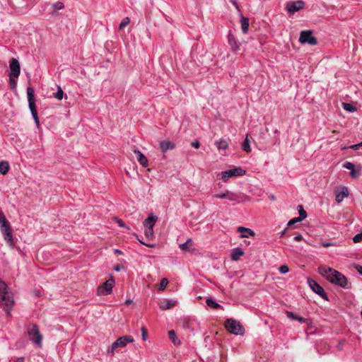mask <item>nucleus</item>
<instances>
[{"label": "nucleus", "mask_w": 362, "mask_h": 362, "mask_svg": "<svg viewBox=\"0 0 362 362\" xmlns=\"http://www.w3.org/2000/svg\"><path fill=\"white\" fill-rule=\"evenodd\" d=\"M318 271L319 273L332 284L338 286L346 290L351 288V283L339 271L323 265L318 267Z\"/></svg>", "instance_id": "f257e3e1"}, {"label": "nucleus", "mask_w": 362, "mask_h": 362, "mask_svg": "<svg viewBox=\"0 0 362 362\" xmlns=\"http://www.w3.org/2000/svg\"><path fill=\"white\" fill-rule=\"evenodd\" d=\"M14 300L8 292L7 284L0 280V307L6 312L7 316L10 315Z\"/></svg>", "instance_id": "f03ea898"}, {"label": "nucleus", "mask_w": 362, "mask_h": 362, "mask_svg": "<svg viewBox=\"0 0 362 362\" xmlns=\"http://www.w3.org/2000/svg\"><path fill=\"white\" fill-rule=\"evenodd\" d=\"M28 334L30 340L39 347L42 346V335L40 334L37 325L32 324L28 326Z\"/></svg>", "instance_id": "7ed1b4c3"}, {"label": "nucleus", "mask_w": 362, "mask_h": 362, "mask_svg": "<svg viewBox=\"0 0 362 362\" xmlns=\"http://www.w3.org/2000/svg\"><path fill=\"white\" fill-rule=\"evenodd\" d=\"M225 327L226 329L231 334L238 335H243L244 334V328L240 322L233 319L228 318L225 322Z\"/></svg>", "instance_id": "20e7f679"}, {"label": "nucleus", "mask_w": 362, "mask_h": 362, "mask_svg": "<svg viewBox=\"0 0 362 362\" xmlns=\"http://www.w3.org/2000/svg\"><path fill=\"white\" fill-rule=\"evenodd\" d=\"M27 96L28 100V106L32 114L33 118L35 120L38 119L37 112L35 105V89L33 86H28L27 88Z\"/></svg>", "instance_id": "39448f33"}, {"label": "nucleus", "mask_w": 362, "mask_h": 362, "mask_svg": "<svg viewBox=\"0 0 362 362\" xmlns=\"http://www.w3.org/2000/svg\"><path fill=\"white\" fill-rule=\"evenodd\" d=\"M307 281L309 287L313 292L319 295L322 299L327 301L329 300L328 296L327 295L324 288L317 281L310 277L307 279Z\"/></svg>", "instance_id": "423d86ee"}, {"label": "nucleus", "mask_w": 362, "mask_h": 362, "mask_svg": "<svg viewBox=\"0 0 362 362\" xmlns=\"http://www.w3.org/2000/svg\"><path fill=\"white\" fill-rule=\"evenodd\" d=\"M299 42L301 44H308L310 45H316L317 44V40L313 36V31L310 30L301 31Z\"/></svg>", "instance_id": "0eeeda50"}, {"label": "nucleus", "mask_w": 362, "mask_h": 362, "mask_svg": "<svg viewBox=\"0 0 362 362\" xmlns=\"http://www.w3.org/2000/svg\"><path fill=\"white\" fill-rule=\"evenodd\" d=\"M305 3L302 0L291 1L286 4V10L290 15L303 9L305 7Z\"/></svg>", "instance_id": "6e6552de"}, {"label": "nucleus", "mask_w": 362, "mask_h": 362, "mask_svg": "<svg viewBox=\"0 0 362 362\" xmlns=\"http://www.w3.org/2000/svg\"><path fill=\"white\" fill-rule=\"evenodd\" d=\"M115 284V280L113 278H110L107 280L102 286L98 288V293L100 296H106L111 293L112 287Z\"/></svg>", "instance_id": "1a4fd4ad"}, {"label": "nucleus", "mask_w": 362, "mask_h": 362, "mask_svg": "<svg viewBox=\"0 0 362 362\" xmlns=\"http://www.w3.org/2000/svg\"><path fill=\"white\" fill-rule=\"evenodd\" d=\"M9 69L10 72L9 75L11 76H14L15 78H18L21 73V66L19 62L15 59L12 58L9 62Z\"/></svg>", "instance_id": "9d476101"}, {"label": "nucleus", "mask_w": 362, "mask_h": 362, "mask_svg": "<svg viewBox=\"0 0 362 362\" xmlns=\"http://www.w3.org/2000/svg\"><path fill=\"white\" fill-rule=\"evenodd\" d=\"M134 341V338L130 335H125L119 337L114 343L117 348L124 347L127 343H132Z\"/></svg>", "instance_id": "9b49d317"}, {"label": "nucleus", "mask_w": 362, "mask_h": 362, "mask_svg": "<svg viewBox=\"0 0 362 362\" xmlns=\"http://www.w3.org/2000/svg\"><path fill=\"white\" fill-rule=\"evenodd\" d=\"M1 232L4 236L5 241L10 246H13L14 245L13 239V233L11 230V227L2 228Z\"/></svg>", "instance_id": "f8f14e48"}, {"label": "nucleus", "mask_w": 362, "mask_h": 362, "mask_svg": "<svg viewBox=\"0 0 362 362\" xmlns=\"http://www.w3.org/2000/svg\"><path fill=\"white\" fill-rule=\"evenodd\" d=\"M177 301L173 299H163L159 303V308L162 310L170 309L175 306Z\"/></svg>", "instance_id": "ddd939ff"}, {"label": "nucleus", "mask_w": 362, "mask_h": 362, "mask_svg": "<svg viewBox=\"0 0 362 362\" xmlns=\"http://www.w3.org/2000/svg\"><path fill=\"white\" fill-rule=\"evenodd\" d=\"M349 196V190L346 187H341V190L336 194L335 200L337 203H340L345 197Z\"/></svg>", "instance_id": "4468645a"}, {"label": "nucleus", "mask_w": 362, "mask_h": 362, "mask_svg": "<svg viewBox=\"0 0 362 362\" xmlns=\"http://www.w3.org/2000/svg\"><path fill=\"white\" fill-rule=\"evenodd\" d=\"M160 147L163 153H165L168 150H173L175 148L174 143L170 141H162L160 143Z\"/></svg>", "instance_id": "2eb2a0df"}, {"label": "nucleus", "mask_w": 362, "mask_h": 362, "mask_svg": "<svg viewBox=\"0 0 362 362\" xmlns=\"http://www.w3.org/2000/svg\"><path fill=\"white\" fill-rule=\"evenodd\" d=\"M228 41L233 51H237L239 49V44L230 31L228 35Z\"/></svg>", "instance_id": "dca6fc26"}, {"label": "nucleus", "mask_w": 362, "mask_h": 362, "mask_svg": "<svg viewBox=\"0 0 362 362\" xmlns=\"http://www.w3.org/2000/svg\"><path fill=\"white\" fill-rule=\"evenodd\" d=\"M134 153L137 156L138 162L143 167H147L148 166V159H147V158L139 150H137V149L134 150Z\"/></svg>", "instance_id": "f3484780"}, {"label": "nucleus", "mask_w": 362, "mask_h": 362, "mask_svg": "<svg viewBox=\"0 0 362 362\" xmlns=\"http://www.w3.org/2000/svg\"><path fill=\"white\" fill-rule=\"evenodd\" d=\"M238 230L240 233V236L242 238H248L249 235H255L253 230L243 226L238 227Z\"/></svg>", "instance_id": "a211bd4d"}, {"label": "nucleus", "mask_w": 362, "mask_h": 362, "mask_svg": "<svg viewBox=\"0 0 362 362\" xmlns=\"http://www.w3.org/2000/svg\"><path fill=\"white\" fill-rule=\"evenodd\" d=\"M244 252L240 247H235L233 249L231 252V259L234 261H237L240 259V256L243 255Z\"/></svg>", "instance_id": "6ab92c4d"}, {"label": "nucleus", "mask_w": 362, "mask_h": 362, "mask_svg": "<svg viewBox=\"0 0 362 362\" xmlns=\"http://www.w3.org/2000/svg\"><path fill=\"white\" fill-rule=\"evenodd\" d=\"M241 28L244 34H246L249 30V18L247 17L241 16L240 18Z\"/></svg>", "instance_id": "aec40b11"}, {"label": "nucleus", "mask_w": 362, "mask_h": 362, "mask_svg": "<svg viewBox=\"0 0 362 362\" xmlns=\"http://www.w3.org/2000/svg\"><path fill=\"white\" fill-rule=\"evenodd\" d=\"M215 145L219 151L226 150L228 148V142L225 139H221L218 141H216Z\"/></svg>", "instance_id": "412c9836"}, {"label": "nucleus", "mask_w": 362, "mask_h": 362, "mask_svg": "<svg viewBox=\"0 0 362 362\" xmlns=\"http://www.w3.org/2000/svg\"><path fill=\"white\" fill-rule=\"evenodd\" d=\"M206 303L207 306L214 308V309H221L223 310V308L221 305L215 301L213 298H209L206 300Z\"/></svg>", "instance_id": "4be33fe9"}, {"label": "nucleus", "mask_w": 362, "mask_h": 362, "mask_svg": "<svg viewBox=\"0 0 362 362\" xmlns=\"http://www.w3.org/2000/svg\"><path fill=\"white\" fill-rule=\"evenodd\" d=\"M158 218L156 216H149L144 222V224L146 227H151L153 228L154 224L156 223Z\"/></svg>", "instance_id": "5701e85b"}, {"label": "nucleus", "mask_w": 362, "mask_h": 362, "mask_svg": "<svg viewBox=\"0 0 362 362\" xmlns=\"http://www.w3.org/2000/svg\"><path fill=\"white\" fill-rule=\"evenodd\" d=\"M10 166L7 161H0V173L5 175L8 173Z\"/></svg>", "instance_id": "b1692460"}, {"label": "nucleus", "mask_w": 362, "mask_h": 362, "mask_svg": "<svg viewBox=\"0 0 362 362\" xmlns=\"http://www.w3.org/2000/svg\"><path fill=\"white\" fill-rule=\"evenodd\" d=\"M11 226L10 223L8 221L6 218L4 214L0 211V228L2 230V228H8Z\"/></svg>", "instance_id": "393cba45"}, {"label": "nucleus", "mask_w": 362, "mask_h": 362, "mask_svg": "<svg viewBox=\"0 0 362 362\" xmlns=\"http://www.w3.org/2000/svg\"><path fill=\"white\" fill-rule=\"evenodd\" d=\"M220 175L221 179L224 182H227L229 178L234 176L232 172V169L221 172Z\"/></svg>", "instance_id": "a878e982"}, {"label": "nucleus", "mask_w": 362, "mask_h": 362, "mask_svg": "<svg viewBox=\"0 0 362 362\" xmlns=\"http://www.w3.org/2000/svg\"><path fill=\"white\" fill-rule=\"evenodd\" d=\"M192 246V241L188 239L185 243L180 245V248L183 251H190Z\"/></svg>", "instance_id": "bb28decb"}, {"label": "nucleus", "mask_w": 362, "mask_h": 362, "mask_svg": "<svg viewBox=\"0 0 362 362\" xmlns=\"http://www.w3.org/2000/svg\"><path fill=\"white\" fill-rule=\"evenodd\" d=\"M242 148L244 151H245L247 153H249L251 151V148L250 146V141L248 139V135L246 136L245 140L243 142Z\"/></svg>", "instance_id": "cd10ccee"}, {"label": "nucleus", "mask_w": 362, "mask_h": 362, "mask_svg": "<svg viewBox=\"0 0 362 362\" xmlns=\"http://www.w3.org/2000/svg\"><path fill=\"white\" fill-rule=\"evenodd\" d=\"M362 167L359 165H357L356 168H354V170H351L350 175L352 178H357L360 175V171L361 170Z\"/></svg>", "instance_id": "c85d7f7f"}, {"label": "nucleus", "mask_w": 362, "mask_h": 362, "mask_svg": "<svg viewBox=\"0 0 362 362\" xmlns=\"http://www.w3.org/2000/svg\"><path fill=\"white\" fill-rule=\"evenodd\" d=\"M232 172L234 176H243L246 173V171L240 167L232 169Z\"/></svg>", "instance_id": "c756f323"}, {"label": "nucleus", "mask_w": 362, "mask_h": 362, "mask_svg": "<svg viewBox=\"0 0 362 362\" xmlns=\"http://www.w3.org/2000/svg\"><path fill=\"white\" fill-rule=\"evenodd\" d=\"M343 108L349 112H354L356 110V107L355 106H354L351 103H343Z\"/></svg>", "instance_id": "7c9ffc66"}, {"label": "nucleus", "mask_w": 362, "mask_h": 362, "mask_svg": "<svg viewBox=\"0 0 362 362\" xmlns=\"http://www.w3.org/2000/svg\"><path fill=\"white\" fill-rule=\"evenodd\" d=\"M52 7L54 8V11L52 12V14L54 15V14H55V13L57 10H61V9L64 8V6L62 2L57 1L52 4Z\"/></svg>", "instance_id": "2f4dec72"}, {"label": "nucleus", "mask_w": 362, "mask_h": 362, "mask_svg": "<svg viewBox=\"0 0 362 362\" xmlns=\"http://www.w3.org/2000/svg\"><path fill=\"white\" fill-rule=\"evenodd\" d=\"M298 213H299V220H304L307 217V213L303 209V206L301 205L298 206Z\"/></svg>", "instance_id": "473e14b6"}, {"label": "nucleus", "mask_w": 362, "mask_h": 362, "mask_svg": "<svg viewBox=\"0 0 362 362\" xmlns=\"http://www.w3.org/2000/svg\"><path fill=\"white\" fill-rule=\"evenodd\" d=\"M54 97L59 100H61L64 97V92L60 86H58L57 91L54 93Z\"/></svg>", "instance_id": "72a5a7b5"}, {"label": "nucleus", "mask_w": 362, "mask_h": 362, "mask_svg": "<svg viewBox=\"0 0 362 362\" xmlns=\"http://www.w3.org/2000/svg\"><path fill=\"white\" fill-rule=\"evenodd\" d=\"M145 235L148 238H151L153 237V228L151 227H146L145 231H144Z\"/></svg>", "instance_id": "f704fd0d"}, {"label": "nucleus", "mask_w": 362, "mask_h": 362, "mask_svg": "<svg viewBox=\"0 0 362 362\" xmlns=\"http://www.w3.org/2000/svg\"><path fill=\"white\" fill-rule=\"evenodd\" d=\"M226 199L230 200V201H237L238 199V196L230 191H227V197Z\"/></svg>", "instance_id": "c9c22d12"}, {"label": "nucleus", "mask_w": 362, "mask_h": 362, "mask_svg": "<svg viewBox=\"0 0 362 362\" xmlns=\"http://www.w3.org/2000/svg\"><path fill=\"white\" fill-rule=\"evenodd\" d=\"M168 280L167 278L162 279L160 282L158 289L160 291L164 290L166 286L168 285Z\"/></svg>", "instance_id": "e433bc0d"}, {"label": "nucleus", "mask_w": 362, "mask_h": 362, "mask_svg": "<svg viewBox=\"0 0 362 362\" xmlns=\"http://www.w3.org/2000/svg\"><path fill=\"white\" fill-rule=\"evenodd\" d=\"M343 167L346 169L349 170L350 171L354 170V168H356V166H355V165L354 163L349 162V161H346L345 163H344Z\"/></svg>", "instance_id": "4c0bfd02"}, {"label": "nucleus", "mask_w": 362, "mask_h": 362, "mask_svg": "<svg viewBox=\"0 0 362 362\" xmlns=\"http://www.w3.org/2000/svg\"><path fill=\"white\" fill-rule=\"evenodd\" d=\"M9 83L11 86V88L12 90L16 89L17 85V81L15 79L14 76H11L9 75Z\"/></svg>", "instance_id": "58836bf2"}, {"label": "nucleus", "mask_w": 362, "mask_h": 362, "mask_svg": "<svg viewBox=\"0 0 362 362\" xmlns=\"http://www.w3.org/2000/svg\"><path fill=\"white\" fill-rule=\"evenodd\" d=\"M141 337L144 341H146L148 339V330L145 327H142L141 329Z\"/></svg>", "instance_id": "ea45409f"}, {"label": "nucleus", "mask_w": 362, "mask_h": 362, "mask_svg": "<svg viewBox=\"0 0 362 362\" xmlns=\"http://www.w3.org/2000/svg\"><path fill=\"white\" fill-rule=\"evenodd\" d=\"M130 22V20L128 17L124 18L119 24V29H122L125 26H127Z\"/></svg>", "instance_id": "a19ab883"}, {"label": "nucleus", "mask_w": 362, "mask_h": 362, "mask_svg": "<svg viewBox=\"0 0 362 362\" xmlns=\"http://www.w3.org/2000/svg\"><path fill=\"white\" fill-rule=\"evenodd\" d=\"M168 336L170 340L173 342L174 344H176L175 337L176 334L174 330H170L168 332Z\"/></svg>", "instance_id": "79ce46f5"}, {"label": "nucleus", "mask_w": 362, "mask_h": 362, "mask_svg": "<svg viewBox=\"0 0 362 362\" xmlns=\"http://www.w3.org/2000/svg\"><path fill=\"white\" fill-rule=\"evenodd\" d=\"M353 241L355 243H361L362 241V232L355 235L353 237Z\"/></svg>", "instance_id": "37998d69"}, {"label": "nucleus", "mask_w": 362, "mask_h": 362, "mask_svg": "<svg viewBox=\"0 0 362 362\" xmlns=\"http://www.w3.org/2000/svg\"><path fill=\"white\" fill-rule=\"evenodd\" d=\"M279 271L281 274H286L289 271V268L287 265L284 264L279 267Z\"/></svg>", "instance_id": "c03bdc74"}, {"label": "nucleus", "mask_w": 362, "mask_h": 362, "mask_svg": "<svg viewBox=\"0 0 362 362\" xmlns=\"http://www.w3.org/2000/svg\"><path fill=\"white\" fill-rule=\"evenodd\" d=\"M286 314L287 317L289 318L290 320H296L298 315L296 314H295L294 313H293L291 311H286Z\"/></svg>", "instance_id": "a18cd8bd"}, {"label": "nucleus", "mask_w": 362, "mask_h": 362, "mask_svg": "<svg viewBox=\"0 0 362 362\" xmlns=\"http://www.w3.org/2000/svg\"><path fill=\"white\" fill-rule=\"evenodd\" d=\"M117 347L116 346V345H115V343L113 342L112 344V345L107 349V353L109 354H110L111 356H113L114 354H115V350L117 349Z\"/></svg>", "instance_id": "49530a36"}, {"label": "nucleus", "mask_w": 362, "mask_h": 362, "mask_svg": "<svg viewBox=\"0 0 362 362\" xmlns=\"http://www.w3.org/2000/svg\"><path fill=\"white\" fill-rule=\"evenodd\" d=\"M300 221H302L301 220H299V218L297 217V218H293L292 219H291L288 223V226H291L293 224H295L296 223H298V222H300Z\"/></svg>", "instance_id": "de8ad7c7"}, {"label": "nucleus", "mask_w": 362, "mask_h": 362, "mask_svg": "<svg viewBox=\"0 0 362 362\" xmlns=\"http://www.w3.org/2000/svg\"><path fill=\"white\" fill-rule=\"evenodd\" d=\"M227 197V191L222 194H216L214 195V197L218 198V199H226Z\"/></svg>", "instance_id": "09e8293b"}, {"label": "nucleus", "mask_w": 362, "mask_h": 362, "mask_svg": "<svg viewBox=\"0 0 362 362\" xmlns=\"http://www.w3.org/2000/svg\"><path fill=\"white\" fill-rule=\"evenodd\" d=\"M192 146H193L195 148H198L200 146V143L198 140H194L191 143Z\"/></svg>", "instance_id": "8fccbe9b"}, {"label": "nucleus", "mask_w": 362, "mask_h": 362, "mask_svg": "<svg viewBox=\"0 0 362 362\" xmlns=\"http://www.w3.org/2000/svg\"><path fill=\"white\" fill-rule=\"evenodd\" d=\"M296 320H298L300 323H305L308 322V319L298 315L297 316Z\"/></svg>", "instance_id": "3c124183"}, {"label": "nucleus", "mask_w": 362, "mask_h": 362, "mask_svg": "<svg viewBox=\"0 0 362 362\" xmlns=\"http://www.w3.org/2000/svg\"><path fill=\"white\" fill-rule=\"evenodd\" d=\"M354 267L357 270V272L362 275V266L355 264Z\"/></svg>", "instance_id": "603ef678"}, {"label": "nucleus", "mask_w": 362, "mask_h": 362, "mask_svg": "<svg viewBox=\"0 0 362 362\" xmlns=\"http://www.w3.org/2000/svg\"><path fill=\"white\" fill-rule=\"evenodd\" d=\"M361 143H359L357 144L351 145L349 148L354 149V150H358L359 148V147H361Z\"/></svg>", "instance_id": "864d4df0"}, {"label": "nucleus", "mask_w": 362, "mask_h": 362, "mask_svg": "<svg viewBox=\"0 0 362 362\" xmlns=\"http://www.w3.org/2000/svg\"><path fill=\"white\" fill-rule=\"evenodd\" d=\"M117 222L118 223V226L121 228H125V223H124V221L122 220V219H117Z\"/></svg>", "instance_id": "5fc2aeb1"}, {"label": "nucleus", "mask_w": 362, "mask_h": 362, "mask_svg": "<svg viewBox=\"0 0 362 362\" xmlns=\"http://www.w3.org/2000/svg\"><path fill=\"white\" fill-rule=\"evenodd\" d=\"M123 268H124V267L122 264H117V265L115 266L114 269L116 272H119Z\"/></svg>", "instance_id": "6e6d98bb"}, {"label": "nucleus", "mask_w": 362, "mask_h": 362, "mask_svg": "<svg viewBox=\"0 0 362 362\" xmlns=\"http://www.w3.org/2000/svg\"><path fill=\"white\" fill-rule=\"evenodd\" d=\"M230 2L238 9L239 10V5L236 0H230Z\"/></svg>", "instance_id": "4d7b16f0"}, {"label": "nucleus", "mask_w": 362, "mask_h": 362, "mask_svg": "<svg viewBox=\"0 0 362 362\" xmlns=\"http://www.w3.org/2000/svg\"><path fill=\"white\" fill-rule=\"evenodd\" d=\"M294 240L298 242L303 239V236L301 235H297L293 238Z\"/></svg>", "instance_id": "13d9d810"}, {"label": "nucleus", "mask_w": 362, "mask_h": 362, "mask_svg": "<svg viewBox=\"0 0 362 362\" xmlns=\"http://www.w3.org/2000/svg\"><path fill=\"white\" fill-rule=\"evenodd\" d=\"M14 362H24V358L23 357H19L16 360H15Z\"/></svg>", "instance_id": "bf43d9fd"}, {"label": "nucleus", "mask_w": 362, "mask_h": 362, "mask_svg": "<svg viewBox=\"0 0 362 362\" xmlns=\"http://www.w3.org/2000/svg\"><path fill=\"white\" fill-rule=\"evenodd\" d=\"M333 245L332 243H322V245H323L324 247H329V246H331V245Z\"/></svg>", "instance_id": "052dcab7"}, {"label": "nucleus", "mask_w": 362, "mask_h": 362, "mask_svg": "<svg viewBox=\"0 0 362 362\" xmlns=\"http://www.w3.org/2000/svg\"><path fill=\"white\" fill-rule=\"evenodd\" d=\"M343 343H344L343 341H340V342L339 343V344H338V349H339V350H341V349H342V347H343Z\"/></svg>", "instance_id": "680f3d73"}, {"label": "nucleus", "mask_w": 362, "mask_h": 362, "mask_svg": "<svg viewBox=\"0 0 362 362\" xmlns=\"http://www.w3.org/2000/svg\"><path fill=\"white\" fill-rule=\"evenodd\" d=\"M140 242H141L143 245H146V246H147V247H154V245H153V244H146V243H143V242H141V241H140Z\"/></svg>", "instance_id": "e2e57ef3"}, {"label": "nucleus", "mask_w": 362, "mask_h": 362, "mask_svg": "<svg viewBox=\"0 0 362 362\" xmlns=\"http://www.w3.org/2000/svg\"><path fill=\"white\" fill-rule=\"evenodd\" d=\"M115 253H116V254H122V252L120 250H119V249H115Z\"/></svg>", "instance_id": "0e129e2a"}, {"label": "nucleus", "mask_w": 362, "mask_h": 362, "mask_svg": "<svg viewBox=\"0 0 362 362\" xmlns=\"http://www.w3.org/2000/svg\"><path fill=\"white\" fill-rule=\"evenodd\" d=\"M35 294L36 296H41V293H40V292L39 291H35Z\"/></svg>", "instance_id": "69168bd1"}, {"label": "nucleus", "mask_w": 362, "mask_h": 362, "mask_svg": "<svg viewBox=\"0 0 362 362\" xmlns=\"http://www.w3.org/2000/svg\"><path fill=\"white\" fill-rule=\"evenodd\" d=\"M35 122L37 125V127H39L40 126V122H39V119H37V120H35Z\"/></svg>", "instance_id": "338daca9"}, {"label": "nucleus", "mask_w": 362, "mask_h": 362, "mask_svg": "<svg viewBox=\"0 0 362 362\" xmlns=\"http://www.w3.org/2000/svg\"><path fill=\"white\" fill-rule=\"evenodd\" d=\"M131 303H132V300H129H129H126V302H125V303H126L127 305H129V304H130Z\"/></svg>", "instance_id": "774afa93"}]
</instances>
